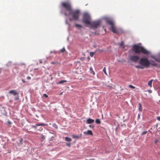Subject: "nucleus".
Instances as JSON below:
<instances>
[{"label": "nucleus", "mask_w": 160, "mask_h": 160, "mask_svg": "<svg viewBox=\"0 0 160 160\" xmlns=\"http://www.w3.org/2000/svg\"><path fill=\"white\" fill-rule=\"evenodd\" d=\"M100 21L99 20H97L91 22L88 25L91 26L90 28H92L93 29H96L98 27L100 26Z\"/></svg>", "instance_id": "obj_6"}, {"label": "nucleus", "mask_w": 160, "mask_h": 160, "mask_svg": "<svg viewBox=\"0 0 160 160\" xmlns=\"http://www.w3.org/2000/svg\"><path fill=\"white\" fill-rule=\"evenodd\" d=\"M94 53L93 52H91L90 53V56L92 57L94 54Z\"/></svg>", "instance_id": "obj_30"}, {"label": "nucleus", "mask_w": 160, "mask_h": 160, "mask_svg": "<svg viewBox=\"0 0 160 160\" xmlns=\"http://www.w3.org/2000/svg\"><path fill=\"white\" fill-rule=\"evenodd\" d=\"M8 123L11 124V123H10V122H8Z\"/></svg>", "instance_id": "obj_48"}, {"label": "nucleus", "mask_w": 160, "mask_h": 160, "mask_svg": "<svg viewBox=\"0 0 160 160\" xmlns=\"http://www.w3.org/2000/svg\"><path fill=\"white\" fill-rule=\"evenodd\" d=\"M91 18L90 16L87 13H84L82 18V22L85 24L88 25L91 22Z\"/></svg>", "instance_id": "obj_4"}, {"label": "nucleus", "mask_w": 160, "mask_h": 160, "mask_svg": "<svg viewBox=\"0 0 160 160\" xmlns=\"http://www.w3.org/2000/svg\"><path fill=\"white\" fill-rule=\"evenodd\" d=\"M62 7L66 9V11L67 12H69L72 9L71 3L69 2H63L61 3Z\"/></svg>", "instance_id": "obj_5"}, {"label": "nucleus", "mask_w": 160, "mask_h": 160, "mask_svg": "<svg viewBox=\"0 0 160 160\" xmlns=\"http://www.w3.org/2000/svg\"><path fill=\"white\" fill-rule=\"evenodd\" d=\"M90 73H92L93 75H95V73L93 71V69L92 67H91L90 68Z\"/></svg>", "instance_id": "obj_15"}, {"label": "nucleus", "mask_w": 160, "mask_h": 160, "mask_svg": "<svg viewBox=\"0 0 160 160\" xmlns=\"http://www.w3.org/2000/svg\"><path fill=\"white\" fill-rule=\"evenodd\" d=\"M1 72V71H0V73Z\"/></svg>", "instance_id": "obj_49"}, {"label": "nucleus", "mask_w": 160, "mask_h": 160, "mask_svg": "<svg viewBox=\"0 0 160 160\" xmlns=\"http://www.w3.org/2000/svg\"><path fill=\"white\" fill-rule=\"evenodd\" d=\"M138 119H139L140 118V116L139 114H138Z\"/></svg>", "instance_id": "obj_43"}, {"label": "nucleus", "mask_w": 160, "mask_h": 160, "mask_svg": "<svg viewBox=\"0 0 160 160\" xmlns=\"http://www.w3.org/2000/svg\"><path fill=\"white\" fill-rule=\"evenodd\" d=\"M52 138H51V140H53V139H52Z\"/></svg>", "instance_id": "obj_46"}, {"label": "nucleus", "mask_w": 160, "mask_h": 160, "mask_svg": "<svg viewBox=\"0 0 160 160\" xmlns=\"http://www.w3.org/2000/svg\"><path fill=\"white\" fill-rule=\"evenodd\" d=\"M152 58L155 59L156 61L160 62V58H157L154 57H152Z\"/></svg>", "instance_id": "obj_21"}, {"label": "nucleus", "mask_w": 160, "mask_h": 160, "mask_svg": "<svg viewBox=\"0 0 160 160\" xmlns=\"http://www.w3.org/2000/svg\"><path fill=\"white\" fill-rule=\"evenodd\" d=\"M98 33H96V32L95 33V35H98Z\"/></svg>", "instance_id": "obj_45"}, {"label": "nucleus", "mask_w": 160, "mask_h": 160, "mask_svg": "<svg viewBox=\"0 0 160 160\" xmlns=\"http://www.w3.org/2000/svg\"><path fill=\"white\" fill-rule=\"evenodd\" d=\"M67 145L69 147H70L71 146L70 143H67Z\"/></svg>", "instance_id": "obj_36"}, {"label": "nucleus", "mask_w": 160, "mask_h": 160, "mask_svg": "<svg viewBox=\"0 0 160 160\" xmlns=\"http://www.w3.org/2000/svg\"><path fill=\"white\" fill-rule=\"evenodd\" d=\"M84 134L93 135V134L91 130H88L87 132L85 131L83 132Z\"/></svg>", "instance_id": "obj_10"}, {"label": "nucleus", "mask_w": 160, "mask_h": 160, "mask_svg": "<svg viewBox=\"0 0 160 160\" xmlns=\"http://www.w3.org/2000/svg\"><path fill=\"white\" fill-rule=\"evenodd\" d=\"M42 130V128H40V131H41Z\"/></svg>", "instance_id": "obj_44"}, {"label": "nucleus", "mask_w": 160, "mask_h": 160, "mask_svg": "<svg viewBox=\"0 0 160 160\" xmlns=\"http://www.w3.org/2000/svg\"><path fill=\"white\" fill-rule=\"evenodd\" d=\"M67 82V81L65 80H62L58 82L57 83L58 84H61L63 83Z\"/></svg>", "instance_id": "obj_19"}, {"label": "nucleus", "mask_w": 160, "mask_h": 160, "mask_svg": "<svg viewBox=\"0 0 160 160\" xmlns=\"http://www.w3.org/2000/svg\"><path fill=\"white\" fill-rule=\"evenodd\" d=\"M65 140L66 141L68 142H71L72 141V139L68 137H66L65 138Z\"/></svg>", "instance_id": "obj_18"}, {"label": "nucleus", "mask_w": 160, "mask_h": 160, "mask_svg": "<svg viewBox=\"0 0 160 160\" xmlns=\"http://www.w3.org/2000/svg\"><path fill=\"white\" fill-rule=\"evenodd\" d=\"M75 26L77 27H78V28H82V26L81 25H79V24H75Z\"/></svg>", "instance_id": "obj_25"}, {"label": "nucleus", "mask_w": 160, "mask_h": 160, "mask_svg": "<svg viewBox=\"0 0 160 160\" xmlns=\"http://www.w3.org/2000/svg\"><path fill=\"white\" fill-rule=\"evenodd\" d=\"M147 131L143 132H142V135H143L147 133Z\"/></svg>", "instance_id": "obj_31"}, {"label": "nucleus", "mask_w": 160, "mask_h": 160, "mask_svg": "<svg viewBox=\"0 0 160 160\" xmlns=\"http://www.w3.org/2000/svg\"><path fill=\"white\" fill-rule=\"evenodd\" d=\"M94 121L93 119L89 118L87 120V124H91L93 123Z\"/></svg>", "instance_id": "obj_12"}, {"label": "nucleus", "mask_w": 160, "mask_h": 160, "mask_svg": "<svg viewBox=\"0 0 160 160\" xmlns=\"http://www.w3.org/2000/svg\"><path fill=\"white\" fill-rule=\"evenodd\" d=\"M19 99V96H18V97H16L15 98V100H18Z\"/></svg>", "instance_id": "obj_34"}, {"label": "nucleus", "mask_w": 160, "mask_h": 160, "mask_svg": "<svg viewBox=\"0 0 160 160\" xmlns=\"http://www.w3.org/2000/svg\"><path fill=\"white\" fill-rule=\"evenodd\" d=\"M133 51L136 53L140 54L141 52L146 54H148L149 53V52L143 47L137 45H134L133 46Z\"/></svg>", "instance_id": "obj_2"}, {"label": "nucleus", "mask_w": 160, "mask_h": 160, "mask_svg": "<svg viewBox=\"0 0 160 160\" xmlns=\"http://www.w3.org/2000/svg\"><path fill=\"white\" fill-rule=\"evenodd\" d=\"M66 51L65 48L64 47L60 50V52H63Z\"/></svg>", "instance_id": "obj_24"}, {"label": "nucleus", "mask_w": 160, "mask_h": 160, "mask_svg": "<svg viewBox=\"0 0 160 160\" xmlns=\"http://www.w3.org/2000/svg\"><path fill=\"white\" fill-rule=\"evenodd\" d=\"M139 111H141L142 110V105L140 103H139Z\"/></svg>", "instance_id": "obj_22"}, {"label": "nucleus", "mask_w": 160, "mask_h": 160, "mask_svg": "<svg viewBox=\"0 0 160 160\" xmlns=\"http://www.w3.org/2000/svg\"><path fill=\"white\" fill-rule=\"evenodd\" d=\"M103 71L104 72V73H105V74H106L107 75V73L106 72V69L105 67L104 68H103Z\"/></svg>", "instance_id": "obj_27"}, {"label": "nucleus", "mask_w": 160, "mask_h": 160, "mask_svg": "<svg viewBox=\"0 0 160 160\" xmlns=\"http://www.w3.org/2000/svg\"><path fill=\"white\" fill-rule=\"evenodd\" d=\"M135 68H140V69H143L144 68V67L141 65V66L137 65V66H135Z\"/></svg>", "instance_id": "obj_17"}, {"label": "nucleus", "mask_w": 160, "mask_h": 160, "mask_svg": "<svg viewBox=\"0 0 160 160\" xmlns=\"http://www.w3.org/2000/svg\"><path fill=\"white\" fill-rule=\"evenodd\" d=\"M129 88H131L132 89H134L135 88V87L133 86L132 85H129Z\"/></svg>", "instance_id": "obj_28"}, {"label": "nucleus", "mask_w": 160, "mask_h": 160, "mask_svg": "<svg viewBox=\"0 0 160 160\" xmlns=\"http://www.w3.org/2000/svg\"><path fill=\"white\" fill-rule=\"evenodd\" d=\"M72 137L74 138H79V137L78 135H72Z\"/></svg>", "instance_id": "obj_23"}, {"label": "nucleus", "mask_w": 160, "mask_h": 160, "mask_svg": "<svg viewBox=\"0 0 160 160\" xmlns=\"http://www.w3.org/2000/svg\"><path fill=\"white\" fill-rule=\"evenodd\" d=\"M150 64L151 65L153 66H157V64L153 60H150Z\"/></svg>", "instance_id": "obj_14"}, {"label": "nucleus", "mask_w": 160, "mask_h": 160, "mask_svg": "<svg viewBox=\"0 0 160 160\" xmlns=\"http://www.w3.org/2000/svg\"><path fill=\"white\" fill-rule=\"evenodd\" d=\"M94 127V126L92 125H90L89 126V127L91 128H93Z\"/></svg>", "instance_id": "obj_32"}, {"label": "nucleus", "mask_w": 160, "mask_h": 160, "mask_svg": "<svg viewBox=\"0 0 160 160\" xmlns=\"http://www.w3.org/2000/svg\"><path fill=\"white\" fill-rule=\"evenodd\" d=\"M66 23L67 24H68V22H67V21H66Z\"/></svg>", "instance_id": "obj_47"}, {"label": "nucleus", "mask_w": 160, "mask_h": 160, "mask_svg": "<svg viewBox=\"0 0 160 160\" xmlns=\"http://www.w3.org/2000/svg\"><path fill=\"white\" fill-rule=\"evenodd\" d=\"M22 82H23V83H26V81H25L24 80H23V79H22Z\"/></svg>", "instance_id": "obj_38"}, {"label": "nucleus", "mask_w": 160, "mask_h": 160, "mask_svg": "<svg viewBox=\"0 0 160 160\" xmlns=\"http://www.w3.org/2000/svg\"><path fill=\"white\" fill-rule=\"evenodd\" d=\"M158 141V140H155V144H156L157 143V142Z\"/></svg>", "instance_id": "obj_42"}, {"label": "nucleus", "mask_w": 160, "mask_h": 160, "mask_svg": "<svg viewBox=\"0 0 160 160\" xmlns=\"http://www.w3.org/2000/svg\"><path fill=\"white\" fill-rule=\"evenodd\" d=\"M27 78L28 80H30L31 79V78L29 76H28Z\"/></svg>", "instance_id": "obj_35"}, {"label": "nucleus", "mask_w": 160, "mask_h": 160, "mask_svg": "<svg viewBox=\"0 0 160 160\" xmlns=\"http://www.w3.org/2000/svg\"><path fill=\"white\" fill-rule=\"evenodd\" d=\"M106 22L107 23L110 25L111 27L114 25L113 22L111 20H107Z\"/></svg>", "instance_id": "obj_11"}, {"label": "nucleus", "mask_w": 160, "mask_h": 160, "mask_svg": "<svg viewBox=\"0 0 160 160\" xmlns=\"http://www.w3.org/2000/svg\"><path fill=\"white\" fill-rule=\"evenodd\" d=\"M152 80H151L149 81L148 83V85L149 86H150V87H151L152 86Z\"/></svg>", "instance_id": "obj_16"}, {"label": "nucleus", "mask_w": 160, "mask_h": 160, "mask_svg": "<svg viewBox=\"0 0 160 160\" xmlns=\"http://www.w3.org/2000/svg\"><path fill=\"white\" fill-rule=\"evenodd\" d=\"M9 93L11 94H12L14 96H15L18 95V93L17 92L16 90H12L9 91Z\"/></svg>", "instance_id": "obj_9"}, {"label": "nucleus", "mask_w": 160, "mask_h": 160, "mask_svg": "<svg viewBox=\"0 0 160 160\" xmlns=\"http://www.w3.org/2000/svg\"><path fill=\"white\" fill-rule=\"evenodd\" d=\"M51 64H55L56 63V62H51Z\"/></svg>", "instance_id": "obj_37"}, {"label": "nucleus", "mask_w": 160, "mask_h": 160, "mask_svg": "<svg viewBox=\"0 0 160 160\" xmlns=\"http://www.w3.org/2000/svg\"><path fill=\"white\" fill-rule=\"evenodd\" d=\"M42 60L40 59V60H39V63H42Z\"/></svg>", "instance_id": "obj_40"}, {"label": "nucleus", "mask_w": 160, "mask_h": 160, "mask_svg": "<svg viewBox=\"0 0 160 160\" xmlns=\"http://www.w3.org/2000/svg\"><path fill=\"white\" fill-rule=\"evenodd\" d=\"M45 124H44L41 123V124H36L35 125H32V128L36 129L37 128V126H44Z\"/></svg>", "instance_id": "obj_13"}, {"label": "nucleus", "mask_w": 160, "mask_h": 160, "mask_svg": "<svg viewBox=\"0 0 160 160\" xmlns=\"http://www.w3.org/2000/svg\"><path fill=\"white\" fill-rule=\"evenodd\" d=\"M157 119L158 120L160 121V117H158L157 118Z\"/></svg>", "instance_id": "obj_39"}, {"label": "nucleus", "mask_w": 160, "mask_h": 160, "mask_svg": "<svg viewBox=\"0 0 160 160\" xmlns=\"http://www.w3.org/2000/svg\"><path fill=\"white\" fill-rule=\"evenodd\" d=\"M95 122L96 123L98 124H100L101 123V121L99 119H96L95 121Z\"/></svg>", "instance_id": "obj_20"}, {"label": "nucleus", "mask_w": 160, "mask_h": 160, "mask_svg": "<svg viewBox=\"0 0 160 160\" xmlns=\"http://www.w3.org/2000/svg\"><path fill=\"white\" fill-rule=\"evenodd\" d=\"M111 29L113 32L117 33L118 34H119V31L117 29L115 26V25L111 27Z\"/></svg>", "instance_id": "obj_8"}, {"label": "nucleus", "mask_w": 160, "mask_h": 160, "mask_svg": "<svg viewBox=\"0 0 160 160\" xmlns=\"http://www.w3.org/2000/svg\"><path fill=\"white\" fill-rule=\"evenodd\" d=\"M43 95L44 97H45L46 98H47L48 97V95H47L46 94H43Z\"/></svg>", "instance_id": "obj_33"}, {"label": "nucleus", "mask_w": 160, "mask_h": 160, "mask_svg": "<svg viewBox=\"0 0 160 160\" xmlns=\"http://www.w3.org/2000/svg\"><path fill=\"white\" fill-rule=\"evenodd\" d=\"M139 56L132 55L129 56V59L131 61L134 62H137L139 61Z\"/></svg>", "instance_id": "obj_7"}, {"label": "nucleus", "mask_w": 160, "mask_h": 160, "mask_svg": "<svg viewBox=\"0 0 160 160\" xmlns=\"http://www.w3.org/2000/svg\"><path fill=\"white\" fill-rule=\"evenodd\" d=\"M22 139H21L20 141V143L21 144H22Z\"/></svg>", "instance_id": "obj_41"}, {"label": "nucleus", "mask_w": 160, "mask_h": 160, "mask_svg": "<svg viewBox=\"0 0 160 160\" xmlns=\"http://www.w3.org/2000/svg\"><path fill=\"white\" fill-rule=\"evenodd\" d=\"M41 138L43 140H44L45 139V137L43 135H41Z\"/></svg>", "instance_id": "obj_29"}, {"label": "nucleus", "mask_w": 160, "mask_h": 160, "mask_svg": "<svg viewBox=\"0 0 160 160\" xmlns=\"http://www.w3.org/2000/svg\"><path fill=\"white\" fill-rule=\"evenodd\" d=\"M139 63L143 67L148 68L150 65L149 61L146 58H141L139 62Z\"/></svg>", "instance_id": "obj_3"}, {"label": "nucleus", "mask_w": 160, "mask_h": 160, "mask_svg": "<svg viewBox=\"0 0 160 160\" xmlns=\"http://www.w3.org/2000/svg\"><path fill=\"white\" fill-rule=\"evenodd\" d=\"M80 13V12L79 10H73L72 9L69 12H65L64 13V15L66 16L71 15L72 18H69V20L70 21H72V20H78L79 17Z\"/></svg>", "instance_id": "obj_1"}, {"label": "nucleus", "mask_w": 160, "mask_h": 160, "mask_svg": "<svg viewBox=\"0 0 160 160\" xmlns=\"http://www.w3.org/2000/svg\"><path fill=\"white\" fill-rule=\"evenodd\" d=\"M119 44L120 46H123V48H124V43L123 42H121Z\"/></svg>", "instance_id": "obj_26"}]
</instances>
